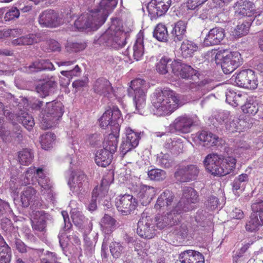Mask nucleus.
Segmentation results:
<instances>
[{"mask_svg":"<svg viewBox=\"0 0 263 263\" xmlns=\"http://www.w3.org/2000/svg\"><path fill=\"white\" fill-rule=\"evenodd\" d=\"M117 3L118 0H101L96 9L79 16L74 22L76 27L78 30L87 28L97 30L105 22Z\"/></svg>","mask_w":263,"mask_h":263,"instance_id":"f257e3e1","label":"nucleus"},{"mask_svg":"<svg viewBox=\"0 0 263 263\" xmlns=\"http://www.w3.org/2000/svg\"><path fill=\"white\" fill-rule=\"evenodd\" d=\"M203 163L206 170L214 176H224L230 174L236 167V159L232 156L212 153L208 155Z\"/></svg>","mask_w":263,"mask_h":263,"instance_id":"f03ea898","label":"nucleus"},{"mask_svg":"<svg viewBox=\"0 0 263 263\" xmlns=\"http://www.w3.org/2000/svg\"><path fill=\"white\" fill-rule=\"evenodd\" d=\"M179 102L178 95L170 89H164L156 93L152 100L157 116H165L171 114L176 109Z\"/></svg>","mask_w":263,"mask_h":263,"instance_id":"7ed1b4c3","label":"nucleus"},{"mask_svg":"<svg viewBox=\"0 0 263 263\" xmlns=\"http://www.w3.org/2000/svg\"><path fill=\"white\" fill-rule=\"evenodd\" d=\"M126 33L112 24L100 36L97 42L104 47L120 49L126 44Z\"/></svg>","mask_w":263,"mask_h":263,"instance_id":"20e7f679","label":"nucleus"},{"mask_svg":"<svg viewBox=\"0 0 263 263\" xmlns=\"http://www.w3.org/2000/svg\"><path fill=\"white\" fill-rule=\"evenodd\" d=\"M130 87L134 92V102L136 108L142 114V109L146 106V96L148 85L144 80L139 78L131 81Z\"/></svg>","mask_w":263,"mask_h":263,"instance_id":"39448f33","label":"nucleus"},{"mask_svg":"<svg viewBox=\"0 0 263 263\" xmlns=\"http://www.w3.org/2000/svg\"><path fill=\"white\" fill-rule=\"evenodd\" d=\"M64 112V106L61 101L54 100L46 103L42 119V122L46 124L45 127L51 128L62 117Z\"/></svg>","mask_w":263,"mask_h":263,"instance_id":"423d86ee","label":"nucleus"},{"mask_svg":"<svg viewBox=\"0 0 263 263\" xmlns=\"http://www.w3.org/2000/svg\"><path fill=\"white\" fill-rule=\"evenodd\" d=\"M121 114L118 108L113 107L107 109L103 114L100 119V125L103 128L110 126L111 132L117 133L120 131L119 122L122 120Z\"/></svg>","mask_w":263,"mask_h":263,"instance_id":"0eeeda50","label":"nucleus"},{"mask_svg":"<svg viewBox=\"0 0 263 263\" xmlns=\"http://www.w3.org/2000/svg\"><path fill=\"white\" fill-rule=\"evenodd\" d=\"M138 205L137 199L130 194L120 195L115 200L117 209L123 215H128L134 213Z\"/></svg>","mask_w":263,"mask_h":263,"instance_id":"6e6552de","label":"nucleus"},{"mask_svg":"<svg viewBox=\"0 0 263 263\" xmlns=\"http://www.w3.org/2000/svg\"><path fill=\"white\" fill-rule=\"evenodd\" d=\"M180 202L177 204L173 209L166 215L157 217V227L160 229H163L167 226L175 224L179 220L178 216L181 214L185 212L187 210L185 208L180 209L181 205Z\"/></svg>","mask_w":263,"mask_h":263,"instance_id":"1a4fd4ad","label":"nucleus"},{"mask_svg":"<svg viewBox=\"0 0 263 263\" xmlns=\"http://www.w3.org/2000/svg\"><path fill=\"white\" fill-rule=\"evenodd\" d=\"M235 82L238 86L250 89H255L258 85L255 73L251 69L239 72L235 77Z\"/></svg>","mask_w":263,"mask_h":263,"instance_id":"9d476101","label":"nucleus"},{"mask_svg":"<svg viewBox=\"0 0 263 263\" xmlns=\"http://www.w3.org/2000/svg\"><path fill=\"white\" fill-rule=\"evenodd\" d=\"M242 62L240 53L238 51L230 52L223 57L221 63V68L226 74L233 72Z\"/></svg>","mask_w":263,"mask_h":263,"instance_id":"9b49d317","label":"nucleus"},{"mask_svg":"<svg viewBox=\"0 0 263 263\" xmlns=\"http://www.w3.org/2000/svg\"><path fill=\"white\" fill-rule=\"evenodd\" d=\"M171 3V0H152L147 6L149 14L154 18L163 16L168 11Z\"/></svg>","mask_w":263,"mask_h":263,"instance_id":"f8f14e48","label":"nucleus"},{"mask_svg":"<svg viewBox=\"0 0 263 263\" xmlns=\"http://www.w3.org/2000/svg\"><path fill=\"white\" fill-rule=\"evenodd\" d=\"M172 65L173 73L177 76L185 79H192L193 77L198 78L199 73L196 70L191 66L182 63L180 60H174Z\"/></svg>","mask_w":263,"mask_h":263,"instance_id":"ddd939ff","label":"nucleus"},{"mask_svg":"<svg viewBox=\"0 0 263 263\" xmlns=\"http://www.w3.org/2000/svg\"><path fill=\"white\" fill-rule=\"evenodd\" d=\"M137 200L143 205H147L149 204L154 198L156 190L155 187L140 184L137 185L135 191Z\"/></svg>","mask_w":263,"mask_h":263,"instance_id":"4468645a","label":"nucleus"},{"mask_svg":"<svg viewBox=\"0 0 263 263\" xmlns=\"http://www.w3.org/2000/svg\"><path fill=\"white\" fill-rule=\"evenodd\" d=\"M156 230L152 220L147 217H142L137 224V233L142 238L152 239L156 235Z\"/></svg>","mask_w":263,"mask_h":263,"instance_id":"2eb2a0df","label":"nucleus"},{"mask_svg":"<svg viewBox=\"0 0 263 263\" xmlns=\"http://www.w3.org/2000/svg\"><path fill=\"white\" fill-rule=\"evenodd\" d=\"M199 172L196 165H189L182 166L176 172L175 177L180 182H187L195 179Z\"/></svg>","mask_w":263,"mask_h":263,"instance_id":"dca6fc26","label":"nucleus"},{"mask_svg":"<svg viewBox=\"0 0 263 263\" xmlns=\"http://www.w3.org/2000/svg\"><path fill=\"white\" fill-rule=\"evenodd\" d=\"M39 23L42 27L49 28L56 27L60 24L59 14L53 10H46L40 14Z\"/></svg>","mask_w":263,"mask_h":263,"instance_id":"f3484780","label":"nucleus"},{"mask_svg":"<svg viewBox=\"0 0 263 263\" xmlns=\"http://www.w3.org/2000/svg\"><path fill=\"white\" fill-rule=\"evenodd\" d=\"M69 184L73 191L81 192L89 185L88 177L83 171H76L73 173Z\"/></svg>","mask_w":263,"mask_h":263,"instance_id":"a211bd4d","label":"nucleus"},{"mask_svg":"<svg viewBox=\"0 0 263 263\" xmlns=\"http://www.w3.org/2000/svg\"><path fill=\"white\" fill-rule=\"evenodd\" d=\"M109 183L107 179L103 178L99 187L96 186L92 192V199L88 205V209L90 211H94L97 209L96 199L98 197H103L107 194L109 189Z\"/></svg>","mask_w":263,"mask_h":263,"instance_id":"6ab92c4d","label":"nucleus"},{"mask_svg":"<svg viewBox=\"0 0 263 263\" xmlns=\"http://www.w3.org/2000/svg\"><path fill=\"white\" fill-rule=\"evenodd\" d=\"M199 201V197L197 192L192 187H186L184 189L182 196L181 200L177 204L181 203L180 209L185 208L187 210H190L189 205L191 203H196Z\"/></svg>","mask_w":263,"mask_h":263,"instance_id":"aec40b11","label":"nucleus"},{"mask_svg":"<svg viewBox=\"0 0 263 263\" xmlns=\"http://www.w3.org/2000/svg\"><path fill=\"white\" fill-rule=\"evenodd\" d=\"M225 36V31L223 28L215 27L211 29L206 35L203 44L206 46L219 44Z\"/></svg>","mask_w":263,"mask_h":263,"instance_id":"412c9836","label":"nucleus"},{"mask_svg":"<svg viewBox=\"0 0 263 263\" xmlns=\"http://www.w3.org/2000/svg\"><path fill=\"white\" fill-rule=\"evenodd\" d=\"M175 196L169 190H165L158 197L154 208L156 210H167L174 201Z\"/></svg>","mask_w":263,"mask_h":263,"instance_id":"4be33fe9","label":"nucleus"},{"mask_svg":"<svg viewBox=\"0 0 263 263\" xmlns=\"http://www.w3.org/2000/svg\"><path fill=\"white\" fill-rule=\"evenodd\" d=\"M179 259L181 263H204L203 255L192 250L182 252L179 255Z\"/></svg>","mask_w":263,"mask_h":263,"instance_id":"5701e85b","label":"nucleus"},{"mask_svg":"<svg viewBox=\"0 0 263 263\" xmlns=\"http://www.w3.org/2000/svg\"><path fill=\"white\" fill-rule=\"evenodd\" d=\"M237 11L240 15L251 17L255 14V5L247 0H239L236 4Z\"/></svg>","mask_w":263,"mask_h":263,"instance_id":"b1692460","label":"nucleus"},{"mask_svg":"<svg viewBox=\"0 0 263 263\" xmlns=\"http://www.w3.org/2000/svg\"><path fill=\"white\" fill-rule=\"evenodd\" d=\"M40 186V193L46 200L53 202L55 199V194L53 190V185L50 179L37 180Z\"/></svg>","mask_w":263,"mask_h":263,"instance_id":"393cba45","label":"nucleus"},{"mask_svg":"<svg viewBox=\"0 0 263 263\" xmlns=\"http://www.w3.org/2000/svg\"><path fill=\"white\" fill-rule=\"evenodd\" d=\"M57 86L56 82L53 77H51L46 81L41 82L36 87V92L40 97L45 98L48 96L49 92L55 88Z\"/></svg>","mask_w":263,"mask_h":263,"instance_id":"a878e982","label":"nucleus"},{"mask_svg":"<svg viewBox=\"0 0 263 263\" xmlns=\"http://www.w3.org/2000/svg\"><path fill=\"white\" fill-rule=\"evenodd\" d=\"M113 154L104 148L97 151L95 161L96 164L101 167H105L108 166L112 162Z\"/></svg>","mask_w":263,"mask_h":263,"instance_id":"bb28decb","label":"nucleus"},{"mask_svg":"<svg viewBox=\"0 0 263 263\" xmlns=\"http://www.w3.org/2000/svg\"><path fill=\"white\" fill-rule=\"evenodd\" d=\"M119 132L120 131H117V133L111 132L104 138L103 148L112 154H114L117 149Z\"/></svg>","mask_w":263,"mask_h":263,"instance_id":"cd10ccee","label":"nucleus"},{"mask_svg":"<svg viewBox=\"0 0 263 263\" xmlns=\"http://www.w3.org/2000/svg\"><path fill=\"white\" fill-rule=\"evenodd\" d=\"M193 124V121L190 118L182 116L177 118L174 123L175 129L182 133H188L191 131V128Z\"/></svg>","mask_w":263,"mask_h":263,"instance_id":"c85d7f7f","label":"nucleus"},{"mask_svg":"<svg viewBox=\"0 0 263 263\" xmlns=\"http://www.w3.org/2000/svg\"><path fill=\"white\" fill-rule=\"evenodd\" d=\"M93 89L96 93L106 96L112 91V87L108 80L99 78L96 81Z\"/></svg>","mask_w":263,"mask_h":263,"instance_id":"c756f323","label":"nucleus"},{"mask_svg":"<svg viewBox=\"0 0 263 263\" xmlns=\"http://www.w3.org/2000/svg\"><path fill=\"white\" fill-rule=\"evenodd\" d=\"M173 60L167 56H163L157 60L155 65L156 70L160 74H165L168 72L169 69H171L173 72V66L172 63Z\"/></svg>","mask_w":263,"mask_h":263,"instance_id":"7c9ffc66","label":"nucleus"},{"mask_svg":"<svg viewBox=\"0 0 263 263\" xmlns=\"http://www.w3.org/2000/svg\"><path fill=\"white\" fill-rule=\"evenodd\" d=\"M198 139L203 143L204 146L208 147L214 146L217 145L218 141V137L213 133L202 130L198 134Z\"/></svg>","mask_w":263,"mask_h":263,"instance_id":"2f4dec72","label":"nucleus"},{"mask_svg":"<svg viewBox=\"0 0 263 263\" xmlns=\"http://www.w3.org/2000/svg\"><path fill=\"white\" fill-rule=\"evenodd\" d=\"M198 49V46L194 42L185 40L183 41L180 46L181 55L184 58L192 57Z\"/></svg>","mask_w":263,"mask_h":263,"instance_id":"473e14b6","label":"nucleus"},{"mask_svg":"<svg viewBox=\"0 0 263 263\" xmlns=\"http://www.w3.org/2000/svg\"><path fill=\"white\" fill-rule=\"evenodd\" d=\"M117 221L111 216L105 214L101 220V228L105 234L111 233L116 228Z\"/></svg>","mask_w":263,"mask_h":263,"instance_id":"72a5a7b5","label":"nucleus"},{"mask_svg":"<svg viewBox=\"0 0 263 263\" xmlns=\"http://www.w3.org/2000/svg\"><path fill=\"white\" fill-rule=\"evenodd\" d=\"M186 25L182 21L177 22L171 32L172 37L175 42L182 40L186 33Z\"/></svg>","mask_w":263,"mask_h":263,"instance_id":"f704fd0d","label":"nucleus"},{"mask_svg":"<svg viewBox=\"0 0 263 263\" xmlns=\"http://www.w3.org/2000/svg\"><path fill=\"white\" fill-rule=\"evenodd\" d=\"M36 194V190L32 186L25 187L21 195V200L24 207H28L33 201Z\"/></svg>","mask_w":263,"mask_h":263,"instance_id":"c9c22d12","label":"nucleus"},{"mask_svg":"<svg viewBox=\"0 0 263 263\" xmlns=\"http://www.w3.org/2000/svg\"><path fill=\"white\" fill-rule=\"evenodd\" d=\"M226 102L234 107L240 105L244 101L241 94L237 93L232 90H228L226 93Z\"/></svg>","mask_w":263,"mask_h":263,"instance_id":"e433bc0d","label":"nucleus"},{"mask_svg":"<svg viewBox=\"0 0 263 263\" xmlns=\"http://www.w3.org/2000/svg\"><path fill=\"white\" fill-rule=\"evenodd\" d=\"M38 39L34 34H29L13 40L12 44L13 46H26L37 43Z\"/></svg>","mask_w":263,"mask_h":263,"instance_id":"4c0bfd02","label":"nucleus"},{"mask_svg":"<svg viewBox=\"0 0 263 263\" xmlns=\"http://www.w3.org/2000/svg\"><path fill=\"white\" fill-rule=\"evenodd\" d=\"M33 153L31 149L28 148H23L18 152V161L22 165H28L30 164L33 160Z\"/></svg>","mask_w":263,"mask_h":263,"instance_id":"58836bf2","label":"nucleus"},{"mask_svg":"<svg viewBox=\"0 0 263 263\" xmlns=\"http://www.w3.org/2000/svg\"><path fill=\"white\" fill-rule=\"evenodd\" d=\"M55 139V134L51 132H48L41 135L40 139L42 148L45 150L49 149L52 147L53 143Z\"/></svg>","mask_w":263,"mask_h":263,"instance_id":"ea45409f","label":"nucleus"},{"mask_svg":"<svg viewBox=\"0 0 263 263\" xmlns=\"http://www.w3.org/2000/svg\"><path fill=\"white\" fill-rule=\"evenodd\" d=\"M144 54V45L143 37L137 39L133 47V57L136 61L141 59Z\"/></svg>","mask_w":263,"mask_h":263,"instance_id":"a19ab883","label":"nucleus"},{"mask_svg":"<svg viewBox=\"0 0 263 263\" xmlns=\"http://www.w3.org/2000/svg\"><path fill=\"white\" fill-rule=\"evenodd\" d=\"M154 36L159 41L165 42L168 36L165 25L162 23L157 24L153 32Z\"/></svg>","mask_w":263,"mask_h":263,"instance_id":"79ce46f5","label":"nucleus"},{"mask_svg":"<svg viewBox=\"0 0 263 263\" xmlns=\"http://www.w3.org/2000/svg\"><path fill=\"white\" fill-rule=\"evenodd\" d=\"M260 106H258V104L253 100H248L245 104L241 106V109L243 113L251 115H255L258 113Z\"/></svg>","mask_w":263,"mask_h":263,"instance_id":"37998d69","label":"nucleus"},{"mask_svg":"<svg viewBox=\"0 0 263 263\" xmlns=\"http://www.w3.org/2000/svg\"><path fill=\"white\" fill-rule=\"evenodd\" d=\"M252 213L263 226V200L254 203L251 205Z\"/></svg>","mask_w":263,"mask_h":263,"instance_id":"c03bdc74","label":"nucleus"},{"mask_svg":"<svg viewBox=\"0 0 263 263\" xmlns=\"http://www.w3.org/2000/svg\"><path fill=\"white\" fill-rule=\"evenodd\" d=\"M17 120L21 122L23 126L28 130H30L34 125V121L32 116L27 112L21 113V115H18Z\"/></svg>","mask_w":263,"mask_h":263,"instance_id":"a18cd8bd","label":"nucleus"},{"mask_svg":"<svg viewBox=\"0 0 263 263\" xmlns=\"http://www.w3.org/2000/svg\"><path fill=\"white\" fill-rule=\"evenodd\" d=\"M261 226H262L259 222L257 218L251 213L250 220L246 224L245 229L247 232L252 233L258 231Z\"/></svg>","mask_w":263,"mask_h":263,"instance_id":"49530a36","label":"nucleus"},{"mask_svg":"<svg viewBox=\"0 0 263 263\" xmlns=\"http://www.w3.org/2000/svg\"><path fill=\"white\" fill-rule=\"evenodd\" d=\"M124 248L120 242L112 241L109 245V250L111 255L116 258L121 256L124 252Z\"/></svg>","mask_w":263,"mask_h":263,"instance_id":"de8ad7c7","label":"nucleus"},{"mask_svg":"<svg viewBox=\"0 0 263 263\" xmlns=\"http://www.w3.org/2000/svg\"><path fill=\"white\" fill-rule=\"evenodd\" d=\"M38 263H59L57 255L55 252L47 251L40 256Z\"/></svg>","mask_w":263,"mask_h":263,"instance_id":"09e8293b","label":"nucleus"},{"mask_svg":"<svg viewBox=\"0 0 263 263\" xmlns=\"http://www.w3.org/2000/svg\"><path fill=\"white\" fill-rule=\"evenodd\" d=\"M166 172L161 169L154 168L148 172V176L151 180L161 181L166 178Z\"/></svg>","mask_w":263,"mask_h":263,"instance_id":"8fccbe9b","label":"nucleus"},{"mask_svg":"<svg viewBox=\"0 0 263 263\" xmlns=\"http://www.w3.org/2000/svg\"><path fill=\"white\" fill-rule=\"evenodd\" d=\"M126 140L130 142L131 144L137 146L140 138V134L135 132L130 127L126 128Z\"/></svg>","mask_w":263,"mask_h":263,"instance_id":"3c124183","label":"nucleus"},{"mask_svg":"<svg viewBox=\"0 0 263 263\" xmlns=\"http://www.w3.org/2000/svg\"><path fill=\"white\" fill-rule=\"evenodd\" d=\"M250 26L251 23L250 22H243L242 24L238 25L235 29V35L240 37L247 34Z\"/></svg>","mask_w":263,"mask_h":263,"instance_id":"603ef678","label":"nucleus"},{"mask_svg":"<svg viewBox=\"0 0 263 263\" xmlns=\"http://www.w3.org/2000/svg\"><path fill=\"white\" fill-rule=\"evenodd\" d=\"M22 33L21 29L18 28L3 30L0 31V39L7 37H17Z\"/></svg>","mask_w":263,"mask_h":263,"instance_id":"864d4df0","label":"nucleus"},{"mask_svg":"<svg viewBox=\"0 0 263 263\" xmlns=\"http://www.w3.org/2000/svg\"><path fill=\"white\" fill-rule=\"evenodd\" d=\"M3 248L0 252V263H10L11 256V248L8 245Z\"/></svg>","mask_w":263,"mask_h":263,"instance_id":"5fc2aeb1","label":"nucleus"},{"mask_svg":"<svg viewBox=\"0 0 263 263\" xmlns=\"http://www.w3.org/2000/svg\"><path fill=\"white\" fill-rule=\"evenodd\" d=\"M67 50L78 52L83 50L86 47L85 42H69L66 46Z\"/></svg>","mask_w":263,"mask_h":263,"instance_id":"6e6d98bb","label":"nucleus"},{"mask_svg":"<svg viewBox=\"0 0 263 263\" xmlns=\"http://www.w3.org/2000/svg\"><path fill=\"white\" fill-rule=\"evenodd\" d=\"M249 176L247 174H241L236 177L233 182V187L236 190H238L242 186V183L248 182Z\"/></svg>","mask_w":263,"mask_h":263,"instance_id":"4d7b16f0","label":"nucleus"},{"mask_svg":"<svg viewBox=\"0 0 263 263\" xmlns=\"http://www.w3.org/2000/svg\"><path fill=\"white\" fill-rule=\"evenodd\" d=\"M35 175V167H29L25 172V177L23 179L24 184H30L34 183V177Z\"/></svg>","mask_w":263,"mask_h":263,"instance_id":"13d9d810","label":"nucleus"},{"mask_svg":"<svg viewBox=\"0 0 263 263\" xmlns=\"http://www.w3.org/2000/svg\"><path fill=\"white\" fill-rule=\"evenodd\" d=\"M81 73V68L77 65L75 66L74 68L70 70H63L61 71V73L63 76L66 77L68 80L67 84L69 83L70 79H72L73 77H78L80 75Z\"/></svg>","mask_w":263,"mask_h":263,"instance_id":"bf43d9fd","label":"nucleus"},{"mask_svg":"<svg viewBox=\"0 0 263 263\" xmlns=\"http://www.w3.org/2000/svg\"><path fill=\"white\" fill-rule=\"evenodd\" d=\"M159 164L165 168H169L172 166V160L167 154H162L157 160Z\"/></svg>","mask_w":263,"mask_h":263,"instance_id":"052dcab7","label":"nucleus"},{"mask_svg":"<svg viewBox=\"0 0 263 263\" xmlns=\"http://www.w3.org/2000/svg\"><path fill=\"white\" fill-rule=\"evenodd\" d=\"M20 10L16 7H12L5 15L4 20L5 21H10L17 18L20 16Z\"/></svg>","mask_w":263,"mask_h":263,"instance_id":"680f3d73","label":"nucleus"},{"mask_svg":"<svg viewBox=\"0 0 263 263\" xmlns=\"http://www.w3.org/2000/svg\"><path fill=\"white\" fill-rule=\"evenodd\" d=\"M137 146L131 144L130 142L129 143V142L125 139L124 141H123L120 147V151L121 154L123 157L128 152L131 151L132 149L135 148Z\"/></svg>","mask_w":263,"mask_h":263,"instance_id":"e2e57ef3","label":"nucleus"},{"mask_svg":"<svg viewBox=\"0 0 263 263\" xmlns=\"http://www.w3.org/2000/svg\"><path fill=\"white\" fill-rule=\"evenodd\" d=\"M189 230L186 224H181L179 227H177L174 231L176 235L180 236L184 238L187 236Z\"/></svg>","mask_w":263,"mask_h":263,"instance_id":"0e129e2a","label":"nucleus"},{"mask_svg":"<svg viewBox=\"0 0 263 263\" xmlns=\"http://www.w3.org/2000/svg\"><path fill=\"white\" fill-rule=\"evenodd\" d=\"M102 138L98 134H92L90 135L88 139L87 142L92 146H96L100 144Z\"/></svg>","mask_w":263,"mask_h":263,"instance_id":"69168bd1","label":"nucleus"},{"mask_svg":"<svg viewBox=\"0 0 263 263\" xmlns=\"http://www.w3.org/2000/svg\"><path fill=\"white\" fill-rule=\"evenodd\" d=\"M48 49L52 51H60L61 47L60 44L55 40L51 39L46 41Z\"/></svg>","mask_w":263,"mask_h":263,"instance_id":"338daca9","label":"nucleus"},{"mask_svg":"<svg viewBox=\"0 0 263 263\" xmlns=\"http://www.w3.org/2000/svg\"><path fill=\"white\" fill-rule=\"evenodd\" d=\"M46 221L44 219H41L35 222H33L32 224L33 229L40 232L43 231L46 228Z\"/></svg>","mask_w":263,"mask_h":263,"instance_id":"774afa93","label":"nucleus"}]
</instances>
